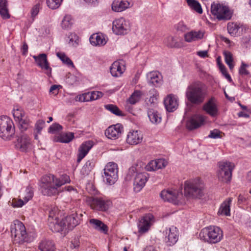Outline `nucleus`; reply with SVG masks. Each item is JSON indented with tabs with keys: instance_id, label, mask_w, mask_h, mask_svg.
I'll list each match as a JSON object with an SVG mask.
<instances>
[{
	"instance_id": "41",
	"label": "nucleus",
	"mask_w": 251,
	"mask_h": 251,
	"mask_svg": "<svg viewBox=\"0 0 251 251\" xmlns=\"http://www.w3.org/2000/svg\"><path fill=\"white\" fill-rule=\"evenodd\" d=\"M73 19L70 15H66L61 22V26L64 29H68L73 25Z\"/></svg>"
},
{
	"instance_id": "27",
	"label": "nucleus",
	"mask_w": 251,
	"mask_h": 251,
	"mask_svg": "<svg viewBox=\"0 0 251 251\" xmlns=\"http://www.w3.org/2000/svg\"><path fill=\"white\" fill-rule=\"evenodd\" d=\"M167 165V162L163 159L151 160L146 166L145 169L148 171H154L164 168Z\"/></svg>"
},
{
	"instance_id": "12",
	"label": "nucleus",
	"mask_w": 251,
	"mask_h": 251,
	"mask_svg": "<svg viewBox=\"0 0 251 251\" xmlns=\"http://www.w3.org/2000/svg\"><path fill=\"white\" fill-rule=\"evenodd\" d=\"M160 196L164 201L178 204L183 197L182 193L176 190H163L160 193Z\"/></svg>"
},
{
	"instance_id": "56",
	"label": "nucleus",
	"mask_w": 251,
	"mask_h": 251,
	"mask_svg": "<svg viewBox=\"0 0 251 251\" xmlns=\"http://www.w3.org/2000/svg\"><path fill=\"white\" fill-rule=\"evenodd\" d=\"M94 167V163L92 161H87L85 164L84 165L82 171L84 170L85 173L88 174V173Z\"/></svg>"
},
{
	"instance_id": "60",
	"label": "nucleus",
	"mask_w": 251,
	"mask_h": 251,
	"mask_svg": "<svg viewBox=\"0 0 251 251\" xmlns=\"http://www.w3.org/2000/svg\"><path fill=\"white\" fill-rule=\"evenodd\" d=\"M61 87V86L58 85H53L51 86L49 92L50 94L54 95V96H56L59 92V88Z\"/></svg>"
},
{
	"instance_id": "28",
	"label": "nucleus",
	"mask_w": 251,
	"mask_h": 251,
	"mask_svg": "<svg viewBox=\"0 0 251 251\" xmlns=\"http://www.w3.org/2000/svg\"><path fill=\"white\" fill-rule=\"evenodd\" d=\"M130 3L126 0H114L112 4V9L117 12L123 11L129 7Z\"/></svg>"
},
{
	"instance_id": "55",
	"label": "nucleus",
	"mask_w": 251,
	"mask_h": 251,
	"mask_svg": "<svg viewBox=\"0 0 251 251\" xmlns=\"http://www.w3.org/2000/svg\"><path fill=\"white\" fill-rule=\"evenodd\" d=\"M62 129V126L59 124L55 123L52 124L49 128L48 132L54 133L56 131H59Z\"/></svg>"
},
{
	"instance_id": "9",
	"label": "nucleus",
	"mask_w": 251,
	"mask_h": 251,
	"mask_svg": "<svg viewBox=\"0 0 251 251\" xmlns=\"http://www.w3.org/2000/svg\"><path fill=\"white\" fill-rule=\"evenodd\" d=\"M211 12L219 21L229 20L232 15V12L228 6L220 3L212 4Z\"/></svg>"
},
{
	"instance_id": "3",
	"label": "nucleus",
	"mask_w": 251,
	"mask_h": 251,
	"mask_svg": "<svg viewBox=\"0 0 251 251\" xmlns=\"http://www.w3.org/2000/svg\"><path fill=\"white\" fill-rule=\"evenodd\" d=\"M204 187L199 178L187 180L184 183V195L188 198L200 199L204 196Z\"/></svg>"
},
{
	"instance_id": "50",
	"label": "nucleus",
	"mask_w": 251,
	"mask_h": 251,
	"mask_svg": "<svg viewBox=\"0 0 251 251\" xmlns=\"http://www.w3.org/2000/svg\"><path fill=\"white\" fill-rule=\"evenodd\" d=\"M62 1V0H47V4L49 8L55 9L60 6Z\"/></svg>"
},
{
	"instance_id": "64",
	"label": "nucleus",
	"mask_w": 251,
	"mask_h": 251,
	"mask_svg": "<svg viewBox=\"0 0 251 251\" xmlns=\"http://www.w3.org/2000/svg\"><path fill=\"white\" fill-rule=\"evenodd\" d=\"M58 212V209L54 207L51 209L49 211V218L50 219H54L53 217L55 216L56 214Z\"/></svg>"
},
{
	"instance_id": "21",
	"label": "nucleus",
	"mask_w": 251,
	"mask_h": 251,
	"mask_svg": "<svg viewBox=\"0 0 251 251\" xmlns=\"http://www.w3.org/2000/svg\"><path fill=\"white\" fill-rule=\"evenodd\" d=\"M203 110L212 117H215L218 115L219 110L214 98H211L203 104Z\"/></svg>"
},
{
	"instance_id": "48",
	"label": "nucleus",
	"mask_w": 251,
	"mask_h": 251,
	"mask_svg": "<svg viewBox=\"0 0 251 251\" xmlns=\"http://www.w3.org/2000/svg\"><path fill=\"white\" fill-rule=\"evenodd\" d=\"M68 44L70 46L76 47L78 44V37L74 33H71L68 36Z\"/></svg>"
},
{
	"instance_id": "61",
	"label": "nucleus",
	"mask_w": 251,
	"mask_h": 251,
	"mask_svg": "<svg viewBox=\"0 0 251 251\" xmlns=\"http://www.w3.org/2000/svg\"><path fill=\"white\" fill-rule=\"evenodd\" d=\"M40 10V4L37 3L35 5L31 10V17L34 18L38 14Z\"/></svg>"
},
{
	"instance_id": "1",
	"label": "nucleus",
	"mask_w": 251,
	"mask_h": 251,
	"mask_svg": "<svg viewBox=\"0 0 251 251\" xmlns=\"http://www.w3.org/2000/svg\"><path fill=\"white\" fill-rule=\"evenodd\" d=\"M70 178L66 174H63L59 177L52 174L45 175L41 178L40 189L44 196H52L59 194L58 188L69 183Z\"/></svg>"
},
{
	"instance_id": "20",
	"label": "nucleus",
	"mask_w": 251,
	"mask_h": 251,
	"mask_svg": "<svg viewBox=\"0 0 251 251\" xmlns=\"http://www.w3.org/2000/svg\"><path fill=\"white\" fill-rule=\"evenodd\" d=\"M49 226L50 229L54 232H60L66 228L67 225L64 220L55 217L54 219H49Z\"/></svg>"
},
{
	"instance_id": "36",
	"label": "nucleus",
	"mask_w": 251,
	"mask_h": 251,
	"mask_svg": "<svg viewBox=\"0 0 251 251\" xmlns=\"http://www.w3.org/2000/svg\"><path fill=\"white\" fill-rule=\"evenodd\" d=\"M0 15L4 19H9L10 17L8 9L7 0H0Z\"/></svg>"
},
{
	"instance_id": "15",
	"label": "nucleus",
	"mask_w": 251,
	"mask_h": 251,
	"mask_svg": "<svg viewBox=\"0 0 251 251\" xmlns=\"http://www.w3.org/2000/svg\"><path fill=\"white\" fill-rule=\"evenodd\" d=\"M31 146V139L26 134L21 133L17 136V149L23 152H26Z\"/></svg>"
},
{
	"instance_id": "38",
	"label": "nucleus",
	"mask_w": 251,
	"mask_h": 251,
	"mask_svg": "<svg viewBox=\"0 0 251 251\" xmlns=\"http://www.w3.org/2000/svg\"><path fill=\"white\" fill-rule=\"evenodd\" d=\"M188 6L192 10H195L199 14L202 13V9L200 3L196 0H187Z\"/></svg>"
},
{
	"instance_id": "7",
	"label": "nucleus",
	"mask_w": 251,
	"mask_h": 251,
	"mask_svg": "<svg viewBox=\"0 0 251 251\" xmlns=\"http://www.w3.org/2000/svg\"><path fill=\"white\" fill-rule=\"evenodd\" d=\"M11 233L13 243L15 244H22L27 241L25 227L20 221H17L11 226Z\"/></svg>"
},
{
	"instance_id": "40",
	"label": "nucleus",
	"mask_w": 251,
	"mask_h": 251,
	"mask_svg": "<svg viewBox=\"0 0 251 251\" xmlns=\"http://www.w3.org/2000/svg\"><path fill=\"white\" fill-rule=\"evenodd\" d=\"M57 57L63 62V63L69 67H74L72 61L64 52H57Z\"/></svg>"
},
{
	"instance_id": "26",
	"label": "nucleus",
	"mask_w": 251,
	"mask_h": 251,
	"mask_svg": "<svg viewBox=\"0 0 251 251\" xmlns=\"http://www.w3.org/2000/svg\"><path fill=\"white\" fill-rule=\"evenodd\" d=\"M204 32L201 30L191 31L186 33L184 35V38L186 42L190 43L201 40L204 36Z\"/></svg>"
},
{
	"instance_id": "5",
	"label": "nucleus",
	"mask_w": 251,
	"mask_h": 251,
	"mask_svg": "<svg viewBox=\"0 0 251 251\" xmlns=\"http://www.w3.org/2000/svg\"><path fill=\"white\" fill-rule=\"evenodd\" d=\"M199 237L201 240L211 244L219 242L223 237V231L216 226H209L202 229Z\"/></svg>"
},
{
	"instance_id": "16",
	"label": "nucleus",
	"mask_w": 251,
	"mask_h": 251,
	"mask_svg": "<svg viewBox=\"0 0 251 251\" xmlns=\"http://www.w3.org/2000/svg\"><path fill=\"white\" fill-rule=\"evenodd\" d=\"M90 204L93 209L105 211L109 208L111 202L101 198H93L90 201Z\"/></svg>"
},
{
	"instance_id": "49",
	"label": "nucleus",
	"mask_w": 251,
	"mask_h": 251,
	"mask_svg": "<svg viewBox=\"0 0 251 251\" xmlns=\"http://www.w3.org/2000/svg\"><path fill=\"white\" fill-rule=\"evenodd\" d=\"M78 78L75 75L69 74L66 78V82L69 85H75L77 84Z\"/></svg>"
},
{
	"instance_id": "22",
	"label": "nucleus",
	"mask_w": 251,
	"mask_h": 251,
	"mask_svg": "<svg viewBox=\"0 0 251 251\" xmlns=\"http://www.w3.org/2000/svg\"><path fill=\"white\" fill-rule=\"evenodd\" d=\"M204 118L200 115H196L192 117L186 123L187 128L190 130H193L200 127L203 124Z\"/></svg>"
},
{
	"instance_id": "31",
	"label": "nucleus",
	"mask_w": 251,
	"mask_h": 251,
	"mask_svg": "<svg viewBox=\"0 0 251 251\" xmlns=\"http://www.w3.org/2000/svg\"><path fill=\"white\" fill-rule=\"evenodd\" d=\"M89 223L92 227L96 230L100 231L105 234L107 233L108 227L101 221L97 219H91L89 220Z\"/></svg>"
},
{
	"instance_id": "54",
	"label": "nucleus",
	"mask_w": 251,
	"mask_h": 251,
	"mask_svg": "<svg viewBox=\"0 0 251 251\" xmlns=\"http://www.w3.org/2000/svg\"><path fill=\"white\" fill-rule=\"evenodd\" d=\"M249 67V65L244 62H242L241 65L239 69V73L240 75H249V72L247 70V68Z\"/></svg>"
},
{
	"instance_id": "18",
	"label": "nucleus",
	"mask_w": 251,
	"mask_h": 251,
	"mask_svg": "<svg viewBox=\"0 0 251 251\" xmlns=\"http://www.w3.org/2000/svg\"><path fill=\"white\" fill-rule=\"evenodd\" d=\"M124 131L123 126L117 124L109 126L105 131L106 136L110 139L118 138Z\"/></svg>"
},
{
	"instance_id": "30",
	"label": "nucleus",
	"mask_w": 251,
	"mask_h": 251,
	"mask_svg": "<svg viewBox=\"0 0 251 251\" xmlns=\"http://www.w3.org/2000/svg\"><path fill=\"white\" fill-rule=\"evenodd\" d=\"M232 199L229 198L225 200L221 204L218 212L219 215L230 216V205Z\"/></svg>"
},
{
	"instance_id": "33",
	"label": "nucleus",
	"mask_w": 251,
	"mask_h": 251,
	"mask_svg": "<svg viewBox=\"0 0 251 251\" xmlns=\"http://www.w3.org/2000/svg\"><path fill=\"white\" fill-rule=\"evenodd\" d=\"M90 43L95 46H103L106 43L105 38L102 34H94L91 36L89 39Z\"/></svg>"
},
{
	"instance_id": "63",
	"label": "nucleus",
	"mask_w": 251,
	"mask_h": 251,
	"mask_svg": "<svg viewBox=\"0 0 251 251\" xmlns=\"http://www.w3.org/2000/svg\"><path fill=\"white\" fill-rule=\"evenodd\" d=\"M79 246V240L78 237H75L71 242V247L75 249Z\"/></svg>"
},
{
	"instance_id": "25",
	"label": "nucleus",
	"mask_w": 251,
	"mask_h": 251,
	"mask_svg": "<svg viewBox=\"0 0 251 251\" xmlns=\"http://www.w3.org/2000/svg\"><path fill=\"white\" fill-rule=\"evenodd\" d=\"M166 110L170 112L176 110L178 106L177 99L173 95H168L164 100Z\"/></svg>"
},
{
	"instance_id": "47",
	"label": "nucleus",
	"mask_w": 251,
	"mask_h": 251,
	"mask_svg": "<svg viewBox=\"0 0 251 251\" xmlns=\"http://www.w3.org/2000/svg\"><path fill=\"white\" fill-rule=\"evenodd\" d=\"M13 115L16 121H19L25 117V112L21 108H14Z\"/></svg>"
},
{
	"instance_id": "39",
	"label": "nucleus",
	"mask_w": 251,
	"mask_h": 251,
	"mask_svg": "<svg viewBox=\"0 0 251 251\" xmlns=\"http://www.w3.org/2000/svg\"><path fill=\"white\" fill-rule=\"evenodd\" d=\"M165 44L170 48H179L180 47L179 43L176 41V39L173 36L167 37L164 41Z\"/></svg>"
},
{
	"instance_id": "53",
	"label": "nucleus",
	"mask_w": 251,
	"mask_h": 251,
	"mask_svg": "<svg viewBox=\"0 0 251 251\" xmlns=\"http://www.w3.org/2000/svg\"><path fill=\"white\" fill-rule=\"evenodd\" d=\"M175 29L177 31L184 32L188 29V27L183 21H180L175 25Z\"/></svg>"
},
{
	"instance_id": "11",
	"label": "nucleus",
	"mask_w": 251,
	"mask_h": 251,
	"mask_svg": "<svg viewBox=\"0 0 251 251\" xmlns=\"http://www.w3.org/2000/svg\"><path fill=\"white\" fill-rule=\"evenodd\" d=\"M112 29L116 35H125L130 31L129 22L124 18L115 19L112 23Z\"/></svg>"
},
{
	"instance_id": "42",
	"label": "nucleus",
	"mask_w": 251,
	"mask_h": 251,
	"mask_svg": "<svg viewBox=\"0 0 251 251\" xmlns=\"http://www.w3.org/2000/svg\"><path fill=\"white\" fill-rule=\"evenodd\" d=\"M227 27L228 33L232 36L236 35L240 28L239 25L234 23H229Z\"/></svg>"
},
{
	"instance_id": "37",
	"label": "nucleus",
	"mask_w": 251,
	"mask_h": 251,
	"mask_svg": "<svg viewBox=\"0 0 251 251\" xmlns=\"http://www.w3.org/2000/svg\"><path fill=\"white\" fill-rule=\"evenodd\" d=\"M148 115L152 123L157 124L161 122V118L160 115L156 111L152 109L148 110Z\"/></svg>"
},
{
	"instance_id": "44",
	"label": "nucleus",
	"mask_w": 251,
	"mask_h": 251,
	"mask_svg": "<svg viewBox=\"0 0 251 251\" xmlns=\"http://www.w3.org/2000/svg\"><path fill=\"white\" fill-rule=\"evenodd\" d=\"M141 95V91L136 90L129 98L128 101L130 104H134L140 100Z\"/></svg>"
},
{
	"instance_id": "51",
	"label": "nucleus",
	"mask_w": 251,
	"mask_h": 251,
	"mask_svg": "<svg viewBox=\"0 0 251 251\" xmlns=\"http://www.w3.org/2000/svg\"><path fill=\"white\" fill-rule=\"evenodd\" d=\"M45 126V121L42 119H39L37 121L35 125V128L37 131V134H41L42 130Z\"/></svg>"
},
{
	"instance_id": "57",
	"label": "nucleus",
	"mask_w": 251,
	"mask_h": 251,
	"mask_svg": "<svg viewBox=\"0 0 251 251\" xmlns=\"http://www.w3.org/2000/svg\"><path fill=\"white\" fill-rule=\"evenodd\" d=\"M25 203L26 202L24 200H22V199H13L11 202V205L14 207H22Z\"/></svg>"
},
{
	"instance_id": "32",
	"label": "nucleus",
	"mask_w": 251,
	"mask_h": 251,
	"mask_svg": "<svg viewBox=\"0 0 251 251\" xmlns=\"http://www.w3.org/2000/svg\"><path fill=\"white\" fill-rule=\"evenodd\" d=\"M74 138V133L69 132L63 133L57 136H55L53 139V141L55 142L68 143Z\"/></svg>"
},
{
	"instance_id": "45",
	"label": "nucleus",
	"mask_w": 251,
	"mask_h": 251,
	"mask_svg": "<svg viewBox=\"0 0 251 251\" xmlns=\"http://www.w3.org/2000/svg\"><path fill=\"white\" fill-rule=\"evenodd\" d=\"M225 60L226 63L228 66L230 70L233 69L234 64H233V57L232 53L228 51H225L224 52Z\"/></svg>"
},
{
	"instance_id": "17",
	"label": "nucleus",
	"mask_w": 251,
	"mask_h": 251,
	"mask_svg": "<svg viewBox=\"0 0 251 251\" xmlns=\"http://www.w3.org/2000/svg\"><path fill=\"white\" fill-rule=\"evenodd\" d=\"M165 242L167 246H172L175 245L178 239V233L177 228L172 226L167 228L165 231Z\"/></svg>"
},
{
	"instance_id": "52",
	"label": "nucleus",
	"mask_w": 251,
	"mask_h": 251,
	"mask_svg": "<svg viewBox=\"0 0 251 251\" xmlns=\"http://www.w3.org/2000/svg\"><path fill=\"white\" fill-rule=\"evenodd\" d=\"M33 196V190L31 187L28 186L25 190V195L23 197V199L27 202L32 199Z\"/></svg>"
},
{
	"instance_id": "6",
	"label": "nucleus",
	"mask_w": 251,
	"mask_h": 251,
	"mask_svg": "<svg viewBox=\"0 0 251 251\" xmlns=\"http://www.w3.org/2000/svg\"><path fill=\"white\" fill-rule=\"evenodd\" d=\"M15 129L13 121L7 116L0 117V137L5 141L12 140Z\"/></svg>"
},
{
	"instance_id": "34",
	"label": "nucleus",
	"mask_w": 251,
	"mask_h": 251,
	"mask_svg": "<svg viewBox=\"0 0 251 251\" xmlns=\"http://www.w3.org/2000/svg\"><path fill=\"white\" fill-rule=\"evenodd\" d=\"M124 71V67H122L121 63L118 61L113 62L110 67V73L114 77L121 76Z\"/></svg>"
},
{
	"instance_id": "13",
	"label": "nucleus",
	"mask_w": 251,
	"mask_h": 251,
	"mask_svg": "<svg viewBox=\"0 0 251 251\" xmlns=\"http://www.w3.org/2000/svg\"><path fill=\"white\" fill-rule=\"evenodd\" d=\"M33 58L37 65L40 67L48 76H50L52 69L50 66L47 54L40 53L38 55H33Z\"/></svg>"
},
{
	"instance_id": "58",
	"label": "nucleus",
	"mask_w": 251,
	"mask_h": 251,
	"mask_svg": "<svg viewBox=\"0 0 251 251\" xmlns=\"http://www.w3.org/2000/svg\"><path fill=\"white\" fill-rule=\"evenodd\" d=\"M91 95L92 100H94L101 98L103 94L100 91H93L91 92Z\"/></svg>"
},
{
	"instance_id": "59",
	"label": "nucleus",
	"mask_w": 251,
	"mask_h": 251,
	"mask_svg": "<svg viewBox=\"0 0 251 251\" xmlns=\"http://www.w3.org/2000/svg\"><path fill=\"white\" fill-rule=\"evenodd\" d=\"M220 70L223 75L230 82L232 81V79L230 75L227 73L225 67L223 65H220Z\"/></svg>"
},
{
	"instance_id": "46",
	"label": "nucleus",
	"mask_w": 251,
	"mask_h": 251,
	"mask_svg": "<svg viewBox=\"0 0 251 251\" xmlns=\"http://www.w3.org/2000/svg\"><path fill=\"white\" fill-rule=\"evenodd\" d=\"M19 122V127L21 132L26 130L30 126V121L27 118H23Z\"/></svg>"
},
{
	"instance_id": "19",
	"label": "nucleus",
	"mask_w": 251,
	"mask_h": 251,
	"mask_svg": "<svg viewBox=\"0 0 251 251\" xmlns=\"http://www.w3.org/2000/svg\"><path fill=\"white\" fill-rule=\"evenodd\" d=\"M82 214H78L76 212L66 217L64 221L69 230H72L74 227L78 225L81 220Z\"/></svg>"
},
{
	"instance_id": "62",
	"label": "nucleus",
	"mask_w": 251,
	"mask_h": 251,
	"mask_svg": "<svg viewBox=\"0 0 251 251\" xmlns=\"http://www.w3.org/2000/svg\"><path fill=\"white\" fill-rule=\"evenodd\" d=\"M220 133L221 132L217 130L214 129L210 131V134L208 135V137L211 138L217 139L220 138Z\"/></svg>"
},
{
	"instance_id": "8",
	"label": "nucleus",
	"mask_w": 251,
	"mask_h": 251,
	"mask_svg": "<svg viewBox=\"0 0 251 251\" xmlns=\"http://www.w3.org/2000/svg\"><path fill=\"white\" fill-rule=\"evenodd\" d=\"M218 167L217 176L219 180L224 182H230L234 167L233 164L229 161H221L218 163Z\"/></svg>"
},
{
	"instance_id": "2",
	"label": "nucleus",
	"mask_w": 251,
	"mask_h": 251,
	"mask_svg": "<svg viewBox=\"0 0 251 251\" xmlns=\"http://www.w3.org/2000/svg\"><path fill=\"white\" fill-rule=\"evenodd\" d=\"M185 96L188 101L194 105L203 103L206 96L204 85L200 82H195L187 88Z\"/></svg>"
},
{
	"instance_id": "4",
	"label": "nucleus",
	"mask_w": 251,
	"mask_h": 251,
	"mask_svg": "<svg viewBox=\"0 0 251 251\" xmlns=\"http://www.w3.org/2000/svg\"><path fill=\"white\" fill-rule=\"evenodd\" d=\"M134 177V190L136 192H140L145 186L149 178V174L146 172H138V165L131 167L128 171L126 179L129 181Z\"/></svg>"
},
{
	"instance_id": "43",
	"label": "nucleus",
	"mask_w": 251,
	"mask_h": 251,
	"mask_svg": "<svg viewBox=\"0 0 251 251\" xmlns=\"http://www.w3.org/2000/svg\"><path fill=\"white\" fill-rule=\"evenodd\" d=\"M105 108L110 111L113 114L116 116H123L122 112L119 109V108L115 105L114 104H107L104 106Z\"/></svg>"
},
{
	"instance_id": "23",
	"label": "nucleus",
	"mask_w": 251,
	"mask_h": 251,
	"mask_svg": "<svg viewBox=\"0 0 251 251\" xmlns=\"http://www.w3.org/2000/svg\"><path fill=\"white\" fill-rule=\"evenodd\" d=\"M143 134L139 130H131L127 135L126 142L130 145H137L142 142Z\"/></svg>"
},
{
	"instance_id": "24",
	"label": "nucleus",
	"mask_w": 251,
	"mask_h": 251,
	"mask_svg": "<svg viewBox=\"0 0 251 251\" xmlns=\"http://www.w3.org/2000/svg\"><path fill=\"white\" fill-rule=\"evenodd\" d=\"M94 145L92 141H87L82 143L78 149L77 161L79 162L88 153Z\"/></svg>"
},
{
	"instance_id": "10",
	"label": "nucleus",
	"mask_w": 251,
	"mask_h": 251,
	"mask_svg": "<svg viewBox=\"0 0 251 251\" xmlns=\"http://www.w3.org/2000/svg\"><path fill=\"white\" fill-rule=\"evenodd\" d=\"M118 169L117 164L114 162L108 163L103 170L102 176L107 184H114L118 179Z\"/></svg>"
},
{
	"instance_id": "14",
	"label": "nucleus",
	"mask_w": 251,
	"mask_h": 251,
	"mask_svg": "<svg viewBox=\"0 0 251 251\" xmlns=\"http://www.w3.org/2000/svg\"><path fill=\"white\" fill-rule=\"evenodd\" d=\"M154 222V218L153 215L151 213L146 214L139 220L138 223L139 232L141 233L146 232Z\"/></svg>"
},
{
	"instance_id": "29",
	"label": "nucleus",
	"mask_w": 251,
	"mask_h": 251,
	"mask_svg": "<svg viewBox=\"0 0 251 251\" xmlns=\"http://www.w3.org/2000/svg\"><path fill=\"white\" fill-rule=\"evenodd\" d=\"M149 83L157 87L161 84V75L158 72H151L147 74Z\"/></svg>"
},
{
	"instance_id": "35",
	"label": "nucleus",
	"mask_w": 251,
	"mask_h": 251,
	"mask_svg": "<svg viewBox=\"0 0 251 251\" xmlns=\"http://www.w3.org/2000/svg\"><path fill=\"white\" fill-rule=\"evenodd\" d=\"M39 249L41 251H54L55 250V244L51 240H44L40 243Z\"/></svg>"
}]
</instances>
